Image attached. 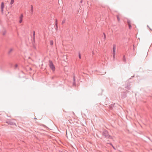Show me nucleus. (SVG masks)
<instances>
[{
  "mask_svg": "<svg viewBox=\"0 0 152 152\" xmlns=\"http://www.w3.org/2000/svg\"><path fill=\"white\" fill-rule=\"evenodd\" d=\"M124 89L121 87H119L118 88V91L119 92H121V94L120 95V97L122 99H124L126 98L127 97V94L129 92V91L126 90V91H123Z\"/></svg>",
  "mask_w": 152,
  "mask_h": 152,
  "instance_id": "obj_1",
  "label": "nucleus"
},
{
  "mask_svg": "<svg viewBox=\"0 0 152 152\" xmlns=\"http://www.w3.org/2000/svg\"><path fill=\"white\" fill-rule=\"evenodd\" d=\"M102 134L105 138L106 139H112V137L108 134V132L107 130H104L103 131Z\"/></svg>",
  "mask_w": 152,
  "mask_h": 152,
  "instance_id": "obj_2",
  "label": "nucleus"
},
{
  "mask_svg": "<svg viewBox=\"0 0 152 152\" xmlns=\"http://www.w3.org/2000/svg\"><path fill=\"white\" fill-rule=\"evenodd\" d=\"M49 66L50 68L53 71H54L55 70V68L52 61H51L50 60L49 61Z\"/></svg>",
  "mask_w": 152,
  "mask_h": 152,
  "instance_id": "obj_3",
  "label": "nucleus"
},
{
  "mask_svg": "<svg viewBox=\"0 0 152 152\" xmlns=\"http://www.w3.org/2000/svg\"><path fill=\"white\" fill-rule=\"evenodd\" d=\"M116 49V45H113V58H115V50Z\"/></svg>",
  "mask_w": 152,
  "mask_h": 152,
  "instance_id": "obj_4",
  "label": "nucleus"
},
{
  "mask_svg": "<svg viewBox=\"0 0 152 152\" xmlns=\"http://www.w3.org/2000/svg\"><path fill=\"white\" fill-rule=\"evenodd\" d=\"M6 123L8 124L9 125H12V126H14L15 125L16 126V124L13 122L12 121H6Z\"/></svg>",
  "mask_w": 152,
  "mask_h": 152,
  "instance_id": "obj_5",
  "label": "nucleus"
},
{
  "mask_svg": "<svg viewBox=\"0 0 152 152\" xmlns=\"http://www.w3.org/2000/svg\"><path fill=\"white\" fill-rule=\"evenodd\" d=\"M4 3L3 2H1V12L3 13V9L4 7Z\"/></svg>",
  "mask_w": 152,
  "mask_h": 152,
  "instance_id": "obj_6",
  "label": "nucleus"
},
{
  "mask_svg": "<svg viewBox=\"0 0 152 152\" xmlns=\"http://www.w3.org/2000/svg\"><path fill=\"white\" fill-rule=\"evenodd\" d=\"M115 104H110V105H109V109L111 110H113L114 108V107H115Z\"/></svg>",
  "mask_w": 152,
  "mask_h": 152,
  "instance_id": "obj_7",
  "label": "nucleus"
},
{
  "mask_svg": "<svg viewBox=\"0 0 152 152\" xmlns=\"http://www.w3.org/2000/svg\"><path fill=\"white\" fill-rule=\"evenodd\" d=\"M55 26H56L55 29L56 30H58V27L57 20V19L56 20V21Z\"/></svg>",
  "mask_w": 152,
  "mask_h": 152,
  "instance_id": "obj_8",
  "label": "nucleus"
},
{
  "mask_svg": "<svg viewBox=\"0 0 152 152\" xmlns=\"http://www.w3.org/2000/svg\"><path fill=\"white\" fill-rule=\"evenodd\" d=\"M73 85H74L75 84V75H74L73 76Z\"/></svg>",
  "mask_w": 152,
  "mask_h": 152,
  "instance_id": "obj_9",
  "label": "nucleus"
},
{
  "mask_svg": "<svg viewBox=\"0 0 152 152\" xmlns=\"http://www.w3.org/2000/svg\"><path fill=\"white\" fill-rule=\"evenodd\" d=\"M33 6L32 5H31V13L32 14L33 13Z\"/></svg>",
  "mask_w": 152,
  "mask_h": 152,
  "instance_id": "obj_10",
  "label": "nucleus"
},
{
  "mask_svg": "<svg viewBox=\"0 0 152 152\" xmlns=\"http://www.w3.org/2000/svg\"><path fill=\"white\" fill-rule=\"evenodd\" d=\"M13 50V49L12 48L10 49L9 51L8 52V55H10L11 53L12 52V51Z\"/></svg>",
  "mask_w": 152,
  "mask_h": 152,
  "instance_id": "obj_11",
  "label": "nucleus"
},
{
  "mask_svg": "<svg viewBox=\"0 0 152 152\" xmlns=\"http://www.w3.org/2000/svg\"><path fill=\"white\" fill-rule=\"evenodd\" d=\"M125 88L127 89L128 90H130V89L131 87L130 86V85H127V86H126L125 87Z\"/></svg>",
  "mask_w": 152,
  "mask_h": 152,
  "instance_id": "obj_12",
  "label": "nucleus"
},
{
  "mask_svg": "<svg viewBox=\"0 0 152 152\" xmlns=\"http://www.w3.org/2000/svg\"><path fill=\"white\" fill-rule=\"evenodd\" d=\"M127 23L128 25H131V23L130 20L129 19H128L127 20Z\"/></svg>",
  "mask_w": 152,
  "mask_h": 152,
  "instance_id": "obj_13",
  "label": "nucleus"
},
{
  "mask_svg": "<svg viewBox=\"0 0 152 152\" xmlns=\"http://www.w3.org/2000/svg\"><path fill=\"white\" fill-rule=\"evenodd\" d=\"M123 61H124L125 62L126 61V58H125V56H124L123 57Z\"/></svg>",
  "mask_w": 152,
  "mask_h": 152,
  "instance_id": "obj_14",
  "label": "nucleus"
},
{
  "mask_svg": "<svg viewBox=\"0 0 152 152\" xmlns=\"http://www.w3.org/2000/svg\"><path fill=\"white\" fill-rule=\"evenodd\" d=\"M117 18L118 20V22H119L120 21V19L119 17V16L118 15H117Z\"/></svg>",
  "mask_w": 152,
  "mask_h": 152,
  "instance_id": "obj_15",
  "label": "nucleus"
},
{
  "mask_svg": "<svg viewBox=\"0 0 152 152\" xmlns=\"http://www.w3.org/2000/svg\"><path fill=\"white\" fill-rule=\"evenodd\" d=\"M50 44L51 45H53V42L52 40H50Z\"/></svg>",
  "mask_w": 152,
  "mask_h": 152,
  "instance_id": "obj_16",
  "label": "nucleus"
},
{
  "mask_svg": "<svg viewBox=\"0 0 152 152\" xmlns=\"http://www.w3.org/2000/svg\"><path fill=\"white\" fill-rule=\"evenodd\" d=\"M14 0H11L10 2V4L12 5L14 2Z\"/></svg>",
  "mask_w": 152,
  "mask_h": 152,
  "instance_id": "obj_17",
  "label": "nucleus"
},
{
  "mask_svg": "<svg viewBox=\"0 0 152 152\" xmlns=\"http://www.w3.org/2000/svg\"><path fill=\"white\" fill-rule=\"evenodd\" d=\"M129 26V29H132V26L131 25H128Z\"/></svg>",
  "mask_w": 152,
  "mask_h": 152,
  "instance_id": "obj_18",
  "label": "nucleus"
},
{
  "mask_svg": "<svg viewBox=\"0 0 152 152\" xmlns=\"http://www.w3.org/2000/svg\"><path fill=\"white\" fill-rule=\"evenodd\" d=\"M108 144H109L110 145H111L113 147V148L115 149V148H114V146L111 143H108Z\"/></svg>",
  "mask_w": 152,
  "mask_h": 152,
  "instance_id": "obj_19",
  "label": "nucleus"
},
{
  "mask_svg": "<svg viewBox=\"0 0 152 152\" xmlns=\"http://www.w3.org/2000/svg\"><path fill=\"white\" fill-rule=\"evenodd\" d=\"M65 20H63L61 24L62 25L64 23H65Z\"/></svg>",
  "mask_w": 152,
  "mask_h": 152,
  "instance_id": "obj_20",
  "label": "nucleus"
},
{
  "mask_svg": "<svg viewBox=\"0 0 152 152\" xmlns=\"http://www.w3.org/2000/svg\"><path fill=\"white\" fill-rule=\"evenodd\" d=\"M79 58L80 59H81V54L80 53H79Z\"/></svg>",
  "mask_w": 152,
  "mask_h": 152,
  "instance_id": "obj_21",
  "label": "nucleus"
},
{
  "mask_svg": "<svg viewBox=\"0 0 152 152\" xmlns=\"http://www.w3.org/2000/svg\"><path fill=\"white\" fill-rule=\"evenodd\" d=\"M103 35H104V39H105L106 37V35L104 33H103Z\"/></svg>",
  "mask_w": 152,
  "mask_h": 152,
  "instance_id": "obj_22",
  "label": "nucleus"
},
{
  "mask_svg": "<svg viewBox=\"0 0 152 152\" xmlns=\"http://www.w3.org/2000/svg\"><path fill=\"white\" fill-rule=\"evenodd\" d=\"M23 17V15L22 14L21 15L20 17V19H22Z\"/></svg>",
  "mask_w": 152,
  "mask_h": 152,
  "instance_id": "obj_23",
  "label": "nucleus"
},
{
  "mask_svg": "<svg viewBox=\"0 0 152 152\" xmlns=\"http://www.w3.org/2000/svg\"><path fill=\"white\" fill-rule=\"evenodd\" d=\"M33 37H34H34H35V31H33Z\"/></svg>",
  "mask_w": 152,
  "mask_h": 152,
  "instance_id": "obj_24",
  "label": "nucleus"
},
{
  "mask_svg": "<svg viewBox=\"0 0 152 152\" xmlns=\"http://www.w3.org/2000/svg\"><path fill=\"white\" fill-rule=\"evenodd\" d=\"M22 19H20V20L19 21V23H21L22 22Z\"/></svg>",
  "mask_w": 152,
  "mask_h": 152,
  "instance_id": "obj_25",
  "label": "nucleus"
},
{
  "mask_svg": "<svg viewBox=\"0 0 152 152\" xmlns=\"http://www.w3.org/2000/svg\"><path fill=\"white\" fill-rule=\"evenodd\" d=\"M6 31H4L3 32V35H5V34H6Z\"/></svg>",
  "mask_w": 152,
  "mask_h": 152,
  "instance_id": "obj_26",
  "label": "nucleus"
},
{
  "mask_svg": "<svg viewBox=\"0 0 152 152\" xmlns=\"http://www.w3.org/2000/svg\"><path fill=\"white\" fill-rule=\"evenodd\" d=\"M18 65L17 64H16L15 65V68H16L18 67Z\"/></svg>",
  "mask_w": 152,
  "mask_h": 152,
  "instance_id": "obj_27",
  "label": "nucleus"
},
{
  "mask_svg": "<svg viewBox=\"0 0 152 152\" xmlns=\"http://www.w3.org/2000/svg\"><path fill=\"white\" fill-rule=\"evenodd\" d=\"M33 47H34V48L35 49H36V47H35V46H33Z\"/></svg>",
  "mask_w": 152,
  "mask_h": 152,
  "instance_id": "obj_28",
  "label": "nucleus"
},
{
  "mask_svg": "<svg viewBox=\"0 0 152 152\" xmlns=\"http://www.w3.org/2000/svg\"><path fill=\"white\" fill-rule=\"evenodd\" d=\"M134 76H132L131 77V78H132Z\"/></svg>",
  "mask_w": 152,
  "mask_h": 152,
  "instance_id": "obj_29",
  "label": "nucleus"
},
{
  "mask_svg": "<svg viewBox=\"0 0 152 152\" xmlns=\"http://www.w3.org/2000/svg\"><path fill=\"white\" fill-rule=\"evenodd\" d=\"M147 27L149 28V27L148 25H147Z\"/></svg>",
  "mask_w": 152,
  "mask_h": 152,
  "instance_id": "obj_30",
  "label": "nucleus"
},
{
  "mask_svg": "<svg viewBox=\"0 0 152 152\" xmlns=\"http://www.w3.org/2000/svg\"><path fill=\"white\" fill-rule=\"evenodd\" d=\"M80 2H81V3H82V1H80Z\"/></svg>",
  "mask_w": 152,
  "mask_h": 152,
  "instance_id": "obj_31",
  "label": "nucleus"
},
{
  "mask_svg": "<svg viewBox=\"0 0 152 152\" xmlns=\"http://www.w3.org/2000/svg\"><path fill=\"white\" fill-rule=\"evenodd\" d=\"M150 28V29H151V30H152V29H151L150 28Z\"/></svg>",
  "mask_w": 152,
  "mask_h": 152,
  "instance_id": "obj_32",
  "label": "nucleus"
},
{
  "mask_svg": "<svg viewBox=\"0 0 152 152\" xmlns=\"http://www.w3.org/2000/svg\"><path fill=\"white\" fill-rule=\"evenodd\" d=\"M34 119H37V118H35Z\"/></svg>",
  "mask_w": 152,
  "mask_h": 152,
  "instance_id": "obj_33",
  "label": "nucleus"
}]
</instances>
